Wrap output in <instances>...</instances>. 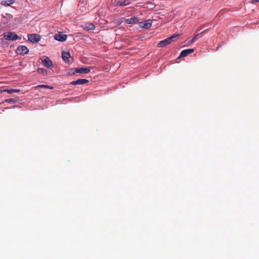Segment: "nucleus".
<instances>
[{
  "label": "nucleus",
  "instance_id": "nucleus-1",
  "mask_svg": "<svg viewBox=\"0 0 259 259\" xmlns=\"http://www.w3.org/2000/svg\"><path fill=\"white\" fill-rule=\"evenodd\" d=\"M180 35L177 34H174L171 36L160 41L158 44L157 47L159 48H162L166 46L167 45L170 44L172 41L173 39L177 37H178Z\"/></svg>",
  "mask_w": 259,
  "mask_h": 259
},
{
  "label": "nucleus",
  "instance_id": "nucleus-2",
  "mask_svg": "<svg viewBox=\"0 0 259 259\" xmlns=\"http://www.w3.org/2000/svg\"><path fill=\"white\" fill-rule=\"evenodd\" d=\"M91 71L90 67H77L75 69H72L69 72L70 74H74L75 73L80 74H87Z\"/></svg>",
  "mask_w": 259,
  "mask_h": 259
},
{
  "label": "nucleus",
  "instance_id": "nucleus-3",
  "mask_svg": "<svg viewBox=\"0 0 259 259\" xmlns=\"http://www.w3.org/2000/svg\"><path fill=\"white\" fill-rule=\"evenodd\" d=\"M4 37L5 39L9 40H15L17 39H21V37H19L16 34L11 31L8 33H5L4 34Z\"/></svg>",
  "mask_w": 259,
  "mask_h": 259
},
{
  "label": "nucleus",
  "instance_id": "nucleus-4",
  "mask_svg": "<svg viewBox=\"0 0 259 259\" xmlns=\"http://www.w3.org/2000/svg\"><path fill=\"white\" fill-rule=\"evenodd\" d=\"M28 40L33 43H36L40 40V36L37 34H29L28 35Z\"/></svg>",
  "mask_w": 259,
  "mask_h": 259
},
{
  "label": "nucleus",
  "instance_id": "nucleus-5",
  "mask_svg": "<svg viewBox=\"0 0 259 259\" xmlns=\"http://www.w3.org/2000/svg\"><path fill=\"white\" fill-rule=\"evenodd\" d=\"M28 51V49L25 46H20L16 50V53L19 55L26 54Z\"/></svg>",
  "mask_w": 259,
  "mask_h": 259
},
{
  "label": "nucleus",
  "instance_id": "nucleus-6",
  "mask_svg": "<svg viewBox=\"0 0 259 259\" xmlns=\"http://www.w3.org/2000/svg\"><path fill=\"white\" fill-rule=\"evenodd\" d=\"M67 35L62 33H58L56 34L54 36V39L59 41H64L66 40Z\"/></svg>",
  "mask_w": 259,
  "mask_h": 259
},
{
  "label": "nucleus",
  "instance_id": "nucleus-7",
  "mask_svg": "<svg viewBox=\"0 0 259 259\" xmlns=\"http://www.w3.org/2000/svg\"><path fill=\"white\" fill-rule=\"evenodd\" d=\"M62 57L63 60L67 63H69L71 62V56L69 53L66 52H62Z\"/></svg>",
  "mask_w": 259,
  "mask_h": 259
},
{
  "label": "nucleus",
  "instance_id": "nucleus-8",
  "mask_svg": "<svg viewBox=\"0 0 259 259\" xmlns=\"http://www.w3.org/2000/svg\"><path fill=\"white\" fill-rule=\"evenodd\" d=\"M152 25V21L148 20L144 22H141L139 23V26L143 28L148 29L151 27Z\"/></svg>",
  "mask_w": 259,
  "mask_h": 259
},
{
  "label": "nucleus",
  "instance_id": "nucleus-9",
  "mask_svg": "<svg viewBox=\"0 0 259 259\" xmlns=\"http://www.w3.org/2000/svg\"><path fill=\"white\" fill-rule=\"evenodd\" d=\"M89 82V80L87 79H78L76 80L70 82L71 85L84 84Z\"/></svg>",
  "mask_w": 259,
  "mask_h": 259
},
{
  "label": "nucleus",
  "instance_id": "nucleus-10",
  "mask_svg": "<svg viewBox=\"0 0 259 259\" xmlns=\"http://www.w3.org/2000/svg\"><path fill=\"white\" fill-rule=\"evenodd\" d=\"M194 52L193 49H189L182 51L180 54L179 57H185L187 56L189 54L193 53Z\"/></svg>",
  "mask_w": 259,
  "mask_h": 259
},
{
  "label": "nucleus",
  "instance_id": "nucleus-11",
  "mask_svg": "<svg viewBox=\"0 0 259 259\" xmlns=\"http://www.w3.org/2000/svg\"><path fill=\"white\" fill-rule=\"evenodd\" d=\"M131 0H119L117 2L116 5L118 6H125L131 4Z\"/></svg>",
  "mask_w": 259,
  "mask_h": 259
},
{
  "label": "nucleus",
  "instance_id": "nucleus-12",
  "mask_svg": "<svg viewBox=\"0 0 259 259\" xmlns=\"http://www.w3.org/2000/svg\"><path fill=\"white\" fill-rule=\"evenodd\" d=\"M138 21V19L137 17H132L126 20L127 24H135Z\"/></svg>",
  "mask_w": 259,
  "mask_h": 259
},
{
  "label": "nucleus",
  "instance_id": "nucleus-13",
  "mask_svg": "<svg viewBox=\"0 0 259 259\" xmlns=\"http://www.w3.org/2000/svg\"><path fill=\"white\" fill-rule=\"evenodd\" d=\"M15 2V0H3L2 4L5 6H10L13 4Z\"/></svg>",
  "mask_w": 259,
  "mask_h": 259
},
{
  "label": "nucleus",
  "instance_id": "nucleus-14",
  "mask_svg": "<svg viewBox=\"0 0 259 259\" xmlns=\"http://www.w3.org/2000/svg\"><path fill=\"white\" fill-rule=\"evenodd\" d=\"M85 29L93 30L95 29V26L93 23H88L85 24Z\"/></svg>",
  "mask_w": 259,
  "mask_h": 259
},
{
  "label": "nucleus",
  "instance_id": "nucleus-15",
  "mask_svg": "<svg viewBox=\"0 0 259 259\" xmlns=\"http://www.w3.org/2000/svg\"><path fill=\"white\" fill-rule=\"evenodd\" d=\"M20 91L19 89H6L4 92H7L9 94H12L13 93H19Z\"/></svg>",
  "mask_w": 259,
  "mask_h": 259
},
{
  "label": "nucleus",
  "instance_id": "nucleus-16",
  "mask_svg": "<svg viewBox=\"0 0 259 259\" xmlns=\"http://www.w3.org/2000/svg\"><path fill=\"white\" fill-rule=\"evenodd\" d=\"M5 102L10 104H14L16 103L17 100L15 99L10 98L5 100Z\"/></svg>",
  "mask_w": 259,
  "mask_h": 259
},
{
  "label": "nucleus",
  "instance_id": "nucleus-17",
  "mask_svg": "<svg viewBox=\"0 0 259 259\" xmlns=\"http://www.w3.org/2000/svg\"><path fill=\"white\" fill-rule=\"evenodd\" d=\"M42 60V62H43L44 64L47 67H49V61L47 60L48 58H46L45 59H41Z\"/></svg>",
  "mask_w": 259,
  "mask_h": 259
},
{
  "label": "nucleus",
  "instance_id": "nucleus-18",
  "mask_svg": "<svg viewBox=\"0 0 259 259\" xmlns=\"http://www.w3.org/2000/svg\"><path fill=\"white\" fill-rule=\"evenodd\" d=\"M37 89H39V88H46V89H49V86L47 85H44V84H42V85H37L35 87Z\"/></svg>",
  "mask_w": 259,
  "mask_h": 259
},
{
  "label": "nucleus",
  "instance_id": "nucleus-19",
  "mask_svg": "<svg viewBox=\"0 0 259 259\" xmlns=\"http://www.w3.org/2000/svg\"><path fill=\"white\" fill-rule=\"evenodd\" d=\"M201 33H198V34H196L194 36H193V37L192 38L193 40H194V41H195L197 38H198V36L200 35Z\"/></svg>",
  "mask_w": 259,
  "mask_h": 259
},
{
  "label": "nucleus",
  "instance_id": "nucleus-20",
  "mask_svg": "<svg viewBox=\"0 0 259 259\" xmlns=\"http://www.w3.org/2000/svg\"><path fill=\"white\" fill-rule=\"evenodd\" d=\"M38 71L39 72H40V73H43V72H44V69H42V68H38Z\"/></svg>",
  "mask_w": 259,
  "mask_h": 259
},
{
  "label": "nucleus",
  "instance_id": "nucleus-21",
  "mask_svg": "<svg viewBox=\"0 0 259 259\" xmlns=\"http://www.w3.org/2000/svg\"><path fill=\"white\" fill-rule=\"evenodd\" d=\"M208 31V29H205V30H203V31H202L201 32H200V33H201V34H203V33H206Z\"/></svg>",
  "mask_w": 259,
  "mask_h": 259
},
{
  "label": "nucleus",
  "instance_id": "nucleus-22",
  "mask_svg": "<svg viewBox=\"0 0 259 259\" xmlns=\"http://www.w3.org/2000/svg\"><path fill=\"white\" fill-rule=\"evenodd\" d=\"M195 41L193 39V38H192L191 40H190L189 41V44H192L193 42H194Z\"/></svg>",
  "mask_w": 259,
  "mask_h": 259
},
{
  "label": "nucleus",
  "instance_id": "nucleus-23",
  "mask_svg": "<svg viewBox=\"0 0 259 259\" xmlns=\"http://www.w3.org/2000/svg\"><path fill=\"white\" fill-rule=\"evenodd\" d=\"M53 66L52 62L50 60V68H51Z\"/></svg>",
  "mask_w": 259,
  "mask_h": 259
},
{
  "label": "nucleus",
  "instance_id": "nucleus-24",
  "mask_svg": "<svg viewBox=\"0 0 259 259\" xmlns=\"http://www.w3.org/2000/svg\"><path fill=\"white\" fill-rule=\"evenodd\" d=\"M258 2H259V0H252V3L253 4Z\"/></svg>",
  "mask_w": 259,
  "mask_h": 259
},
{
  "label": "nucleus",
  "instance_id": "nucleus-25",
  "mask_svg": "<svg viewBox=\"0 0 259 259\" xmlns=\"http://www.w3.org/2000/svg\"><path fill=\"white\" fill-rule=\"evenodd\" d=\"M52 88H53L52 87H49V89H52Z\"/></svg>",
  "mask_w": 259,
  "mask_h": 259
}]
</instances>
